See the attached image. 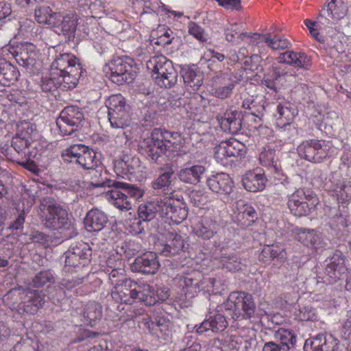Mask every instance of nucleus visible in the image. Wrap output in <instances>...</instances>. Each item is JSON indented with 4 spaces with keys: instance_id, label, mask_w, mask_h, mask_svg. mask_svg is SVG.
Here are the masks:
<instances>
[{
    "instance_id": "f257e3e1",
    "label": "nucleus",
    "mask_w": 351,
    "mask_h": 351,
    "mask_svg": "<svg viewBox=\"0 0 351 351\" xmlns=\"http://www.w3.org/2000/svg\"><path fill=\"white\" fill-rule=\"evenodd\" d=\"M90 184L93 189H103L102 193L105 199L121 211L131 210V199H138L144 195V191L141 188L134 184L110 179L106 173L103 175L97 171L92 176Z\"/></svg>"
},
{
    "instance_id": "f03ea898",
    "label": "nucleus",
    "mask_w": 351,
    "mask_h": 351,
    "mask_svg": "<svg viewBox=\"0 0 351 351\" xmlns=\"http://www.w3.org/2000/svg\"><path fill=\"white\" fill-rule=\"evenodd\" d=\"M108 108V120L111 128L117 132V138L121 143H126L129 137L125 129L131 125L130 106L121 94L112 95L106 101Z\"/></svg>"
},
{
    "instance_id": "7ed1b4c3",
    "label": "nucleus",
    "mask_w": 351,
    "mask_h": 351,
    "mask_svg": "<svg viewBox=\"0 0 351 351\" xmlns=\"http://www.w3.org/2000/svg\"><path fill=\"white\" fill-rule=\"evenodd\" d=\"M52 71H56L58 87L68 90L76 86L82 75V66L73 54L64 53L52 63Z\"/></svg>"
},
{
    "instance_id": "20e7f679",
    "label": "nucleus",
    "mask_w": 351,
    "mask_h": 351,
    "mask_svg": "<svg viewBox=\"0 0 351 351\" xmlns=\"http://www.w3.org/2000/svg\"><path fill=\"white\" fill-rule=\"evenodd\" d=\"M35 130V127L27 122L17 125L16 134L11 143L17 156H11V159L16 160L21 165L25 166L36 156V151L30 150Z\"/></svg>"
},
{
    "instance_id": "39448f33",
    "label": "nucleus",
    "mask_w": 351,
    "mask_h": 351,
    "mask_svg": "<svg viewBox=\"0 0 351 351\" xmlns=\"http://www.w3.org/2000/svg\"><path fill=\"white\" fill-rule=\"evenodd\" d=\"M38 214L46 228L57 230L66 228L69 225L67 211L51 197H45L40 200Z\"/></svg>"
},
{
    "instance_id": "423d86ee",
    "label": "nucleus",
    "mask_w": 351,
    "mask_h": 351,
    "mask_svg": "<svg viewBox=\"0 0 351 351\" xmlns=\"http://www.w3.org/2000/svg\"><path fill=\"white\" fill-rule=\"evenodd\" d=\"M147 67L152 72V77L161 88H171L178 81V74L173 63L164 56H153L147 62Z\"/></svg>"
},
{
    "instance_id": "0eeeda50",
    "label": "nucleus",
    "mask_w": 351,
    "mask_h": 351,
    "mask_svg": "<svg viewBox=\"0 0 351 351\" xmlns=\"http://www.w3.org/2000/svg\"><path fill=\"white\" fill-rule=\"evenodd\" d=\"M222 308L230 311L233 319H250L254 316L256 312L252 295L244 291L232 292Z\"/></svg>"
},
{
    "instance_id": "6e6552de",
    "label": "nucleus",
    "mask_w": 351,
    "mask_h": 351,
    "mask_svg": "<svg viewBox=\"0 0 351 351\" xmlns=\"http://www.w3.org/2000/svg\"><path fill=\"white\" fill-rule=\"evenodd\" d=\"M319 204L317 196L309 189L299 188L288 196V208L296 217L308 215Z\"/></svg>"
},
{
    "instance_id": "1a4fd4ad",
    "label": "nucleus",
    "mask_w": 351,
    "mask_h": 351,
    "mask_svg": "<svg viewBox=\"0 0 351 351\" xmlns=\"http://www.w3.org/2000/svg\"><path fill=\"white\" fill-rule=\"evenodd\" d=\"M45 297L42 291L12 289L5 295V300L14 299V304L17 302V298H19L21 302L18 305L19 308L27 314L34 315L43 308L45 302Z\"/></svg>"
},
{
    "instance_id": "9d476101",
    "label": "nucleus",
    "mask_w": 351,
    "mask_h": 351,
    "mask_svg": "<svg viewBox=\"0 0 351 351\" xmlns=\"http://www.w3.org/2000/svg\"><path fill=\"white\" fill-rule=\"evenodd\" d=\"M331 142L324 140L308 139L302 141L298 147L299 156L311 162L320 163L331 156Z\"/></svg>"
},
{
    "instance_id": "9b49d317",
    "label": "nucleus",
    "mask_w": 351,
    "mask_h": 351,
    "mask_svg": "<svg viewBox=\"0 0 351 351\" xmlns=\"http://www.w3.org/2000/svg\"><path fill=\"white\" fill-rule=\"evenodd\" d=\"M62 158L64 162L75 163L84 169H94L100 164L97 153L82 144L70 146L62 153Z\"/></svg>"
},
{
    "instance_id": "f8f14e48",
    "label": "nucleus",
    "mask_w": 351,
    "mask_h": 351,
    "mask_svg": "<svg viewBox=\"0 0 351 351\" xmlns=\"http://www.w3.org/2000/svg\"><path fill=\"white\" fill-rule=\"evenodd\" d=\"M91 256V250L86 244H81L69 249L64 254V270L67 273L77 272L86 265Z\"/></svg>"
},
{
    "instance_id": "ddd939ff",
    "label": "nucleus",
    "mask_w": 351,
    "mask_h": 351,
    "mask_svg": "<svg viewBox=\"0 0 351 351\" xmlns=\"http://www.w3.org/2000/svg\"><path fill=\"white\" fill-rule=\"evenodd\" d=\"M84 119V114L77 106H67L60 112L56 124L62 136L71 135L76 131Z\"/></svg>"
},
{
    "instance_id": "4468645a",
    "label": "nucleus",
    "mask_w": 351,
    "mask_h": 351,
    "mask_svg": "<svg viewBox=\"0 0 351 351\" xmlns=\"http://www.w3.org/2000/svg\"><path fill=\"white\" fill-rule=\"evenodd\" d=\"M244 148V145L236 139L222 141L215 147L214 157L219 163L226 166L241 157Z\"/></svg>"
},
{
    "instance_id": "2eb2a0df",
    "label": "nucleus",
    "mask_w": 351,
    "mask_h": 351,
    "mask_svg": "<svg viewBox=\"0 0 351 351\" xmlns=\"http://www.w3.org/2000/svg\"><path fill=\"white\" fill-rule=\"evenodd\" d=\"M160 129L155 128L149 136L139 141L138 149L141 154L156 162L163 154Z\"/></svg>"
},
{
    "instance_id": "dca6fc26",
    "label": "nucleus",
    "mask_w": 351,
    "mask_h": 351,
    "mask_svg": "<svg viewBox=\"0 0 351 351\" xmlns=\"http://www.w3.org/2000/svg\"><path fill=\"white\" fill-rule=\"evenodd\" d=\"M1 51L2 53L10 52L16 62L23 67L29 68L33 66L36 62L37 56L36 47L31 43L21 44L16 47H12V50L10 48L4 47Z\"/></svg>"
},
{
    "instance_id": "f3484780",
    "label": "nucleus",
    "mask_w": 351,
    "mask_h": 351,
    "mask_svg": "<svg viewBox=\"0 0 351 351\" xmlns=\"http://www.w3.org/2000/svg\"><path fill=\"white\" fill-rule=\"evenodd\" d=\"M111 81L117 84L132 83L135 77L132 66L123 59L117 58L109 63Z\"/></svg>"
},
{
    "instance_id": "a211bd4d",
    "label": "nucleus",
    "mask_w": 351,
    "mask_h": 351,
    "mask_svg": "<svg viewBox=\"0 0 351 351\" xmlns=\"http://www.w3.org/2000/svg\"><path fill=\"white\" fill-rule=\"evenodd\" d=\"M162 217L170 219L176 224L182 223L188 215V210L184 203L171 196L163 197Z\"/></svg>"
},
{
    "instance_id": "6ab92c4d",
    "label": "nucleus",
    "mask_w": 351,
    "mask_h": 351,
    "mask_svg": "<svg viewBox=\"0 0 351 351\" xmlns=\"http://www.w3.org/2000/svg\"><path fill=\"white\" fill-rule=\"evenodd\" d=\"M346 14V8L342 0H332L326 8H324L317 17V22L324 27H329Z\"/></svg>"
},
{
    "instance_id": "aec40b11",
    "label": "nucleus",
    "mask_w": 351,
    "mask_h": 351,
    "mask_svg": "<svg viewBox=\"0 0 351 351\" xmlns=\"http://www.w3.org/2000/svg\"><path fill=\"white\" fill-rule=\"evenodd\" d=\"M137 283L130 279H123L119 284L113 287L111 295L117 303L132 304L136 300Z\"/></svg>"
},
{
    "instance_id": "412c9836",
    "label": "nucleus",
    "mask_w": 351,
    "mask_h": 351,
    "mask_svg": "<svg viewBox=\"0 0 351 351\" xmlns=\"http://www.w3.org/2000/svg\"><path fill=\"white\" fill-rule=\"evenodd\" d=\"M79 19L78 15L75 12H69L64 14L58 12L53 27L69 40H71L75 36Z\"/></svg>"
},
{
    "instance_id": "4be33fe9",
    "label": "nucleus",
    "mask_w": 351,
    "mask_h": 351,
    "mask_svg": "<svg viewBox=\"0 0 351 351\" xmlns=\"http://www.w3.org/2000/svg\"><path fill=\"white\" fill-rule=\"evenodd\" d=\"M132 270L144 274H154L160 267L158 256L152 252H147L136 257L131 265Z\"/></svg>"
},
{
    "instance_id": "5701e85b",
    "label": "nucleus",
    "mask_w": 351,
    "mask_h": 351,
    "mask_svg": "<svg viewBox=\"0 0 351 351\" xmlns=\"http://www.w3.org/2000/svg\"><path fill=\"white\" fill-rule=\"evenodd\" d=\"M338 340L331 335L319 334L306 340L305 351H336Z\"/></svg>"
},
{
    "instance_id": "b1692460",
    "label": "nucleus",
    "mask_w": 351,
    "mask_h": 351,
    "mask_svg": "<svg viewBox=\"0 0 351 351\" xmlns=\"http://www.w3.org/2000/svg\"><path fill=\"white\" fill-rule=\"evenodd\" d=\"M345 268V260L340 251H336L330 258L329 263L325 268L326 276L323 278L325 284H332L340 278L338 274L343 273Z\"/></svg>"
},
{
    "instance_id": "393cba45",
    "label": "nucleus",
    "mask_w": 351,
    "mask_h": 351,
    "mask_svg": "<svg viewBox=\"0 0 351 351\" xmlns=\"http://www.w3.org/2000/svg\"><path fill=\"white\" fill-rule=\"evenodd\" d=\"M136 300L143 303L146 306L154 305L159 300H165L168 298L169 295L168 291L162 293V294L156 292L154 287L147 283H137L136 289Z\"/></svg>"
},
{
    "instance_id": "a878e982",
    "label": "nucleus",
    "mask_w": 351,
    "mask_h": 351,
    "mask_svg": "<svg viewBox=\"0 0 351 351\" xmlns=\"http://www.w3.org/2000/svg\"><path fill=\"white\" fill-rule=\"evenodd\" d=\"M177 283L180 287L186 289V291L191 293H197L201 289H204L206 282H212L210 278H202L199 272L193 271L186 275L179 276L176 278Z\"/></svg>"
},
{
    "instance_id": "bb28decb",
    "label": "nucleus",
    "mask_w": 351,
    "mask_h": 351,
    "mask_svg": "<svg viewBox=\"0 0 351 351\" xmlns=\"http://www.w3.org/2000/svg\"><path fill=\"white\" fill-rule=\"evenodd\" d=\"M279 63L287 64L295 68L308 70L311 66V59L304 52L287 51L277 58Z\"/></svg>"
},
{
    "instance_id": "cd10ccee",
    "label": "nucleus",
    "mask_w": 351,
    "mask_h": 351,
    "mask_svg": "<svg viewBox=\"0 0 351 351\" xmlns=\"http://www.w3.org/2000/svg\"><path fill=\"white\" fill-rule=\"evenodd\" d=\"M206 184L213 192L221 195L230 194L234 186L230 176L224 173L211 176L207 179Z\"/></svg>"
},
{
    "instance_id": "c85d7f7f",
    "label": "nucleus",
    "mask_w": 351,
    "mask_h": 351,
    "mask_svg": "<svg viewBox=\"0 0 351 351\" xmlns=\"http://www.w3.org/2000/svg\"><path fill=\"white\" fill-rule=\"evenodd\" d=\"M235 209L236 221L243 226H250L257 219V214L253 206L244 200H238Z\"/></svg>"
},
{
    "instance_id": "c756f323",
    "label": "nucleus",
    "mask_w": 351,
    "mask_h": 351,
    "mask_svg": "<svg viewBox=\"0 0 351 351\" xmlns=\"http://www.w3.org/2000/svg\"><path fill=\"white\" fill-rule=\"evenodd\" d=\"M160 134L163 154L169 157L179 151L182 141L180 133L160 129Z\"/></svg>"
},
{
    "instance_id": "7c9ffc66",
    "label": "nucleus",
    "mask_w": 351,
    "mask_h": 351,
    "mask_svg": "<svg viewBox=\"0 0 351 351\" xmlns=\"http://www.w3.org/2000/svg\"><path fill=\"white\" fill-rule=\"evenodd\" d=\"M163 197H158L139 206L138 217L143 221H151L156 215L162 217Z\"/></svg>"
},
{
    "instance_id": "2f4dec72",
    "label": "nucleus",
    "mask_w": 351,
    "mask_h": 351,
    "mask_svg": "<svg viewBox=\"0 0 351 351\" xmlns=\"http://www.w3.org/2000/svg\"><path fill=\"white\" fill-rule=\"evenodd\" d=\"M108 221V217L103 211L95 208L87 213L84 225L88 232H99L104 228Z\"/></svg>"
},
{
    "instance_id": "473e14b6",
    "label": "nucleus",
    "mask_w": 351,
    "mask_h": 351,
    "mask_svg": "<svg viewBox=\"0 0 351 351\" xmlns=\"http://www.w3.org/2000/svg\"><path fill=\"white\" fill-rule=\"evenodd\" d=\"M227 326L228 322L224 315L217 313L210 315L203 321L199 326H196V331L199 334H202L207 331L218 332L225 330Z\"/></svg>"
},
{
    "instance_id": "72a5a7b5",
    "label": "nucleus",
    "mask_w": 351,
    "mask_h": 351,
    "mask_svg": "<svg viewBox=\"0 0 351 351\" xmlns=\"http://www.w3.org/2000/svg\"><path fill=\"white\" fill-rule=\"evenodd\" d=\"M267 179L261 171H249L242 178V184L244 188L250 192H258L263 191L265 187Z\"/></svg>"
},
{
    "instance_id": "f704fd0d",
    "label": "nucleus",
    "mask_w": 351,
    "mask_h": 351,
    "mask_svg": "<svg viewBox=\"0 0 351 351\" xmlns=\"http://www.w3.org/2000/svg\"><path fill=\"white\" fill-rule=\"evenodd\" d=\"M184 241L180 234L176 232H169L167 236V241L160 253L165 256H175L184 252L185 249Z\"/></svg>"
},
{
    "instance_id": "c9c22d12",
    "label": "nucleus",
    "mask_w": 351,
    "mask_h": 351,
    "mask_svg": "<svg viewBox=\"0 0 351 351\" xmlns=\"http://www.w3.org/2000/svg\"><path fill=\"white\" fill-rule=\"evenodd\" d=\"M221 128L232 134H237L241 129L240 114L237 112H226L223 117H217Z\"/></svg>"
},
{
    "instance_id": "e433bc0d",
    "label": "nucleus",
    "mask_w": 351,
    "mask_h": 351,
    "mask_svg": "<svg viewBox=\"0 0 351 351\" xmlns=\"http://www.w3.org/2000/svg\"><path fill=\"white\" fill-rule=\"evenodd\" d=\"M206 172L203 165H195L182 169L178 173L180 181L186 184H197L201 180L202 176Z\"/></svg>"
},
{
    "instance_id": "4c0bfd02",
    "label": "nucleus",
    "mask_w": 351,
    "mask_h": 351,
    "mask_svg": "<svg viewBox=\"0 0 351 351\" xmlns=\"http://www.w3.org/2000/svg\"><path fill=\"white\" fill-rule=\"evenodd\" d=\"M259 160L263 166L268 167L271 171L280 174L282 171L281 162L276 150L270 147H264L259 155Z\"/></svg>"
},
{
    "instance_id": "58836bf2",
    "label": "nucleus",
    "mask_w": 351,
    "mask_h": 351,
    "mask_svg": "<svg viewBox=\"0 0 351 351\" xmlns=\"http://www.w3.org/2000/svg\"><path fill=\"white\" fill-rule=\"evenodd\" d=\"M330 191L339 202L351 200V180L342 179L334 181Z\"/></svg>"
},
{
    "instance_id": "ea45409f",
    "label": "nucleus",
    "mask_w": 351,
    "mask_h": 351,
    "mask_svg": "<svg viewBox=\"0 0 351 351\" xmlns=\"http://www.w3.org/2000/svg\"><path fill=\"white\" fill-rule=\"evenodd\" d=\"M182 77L189 91H197L203 83V74L195 66L183 70Z\"/></svg>"
},
{
    "instance_id": "a19ab883",
    "label": "nucleus",
    "mask_w": 351,
    "mask_h": 351,
    "mask_svg": "<svg viewBox=\"0 0 351 351\" xmlns=\"http://www.w3.org/2000/svg\"><path fill=\"white\" fill-rule=\"evenodd\" d=\"M20 73L14 66L0 58V85L9 86L14 82H16Z\"/></svg>"
},
{
    "instance_id": "79ce46f5",
    "label": "nucleus",
    "mask_w": 351,
    "mask_h": 351,
    "mask_svg": "<svg viewBox=\"0 0 351 351\" xmlns=\"http://www.w3.org/2000/svg\"><path fill=\"white\" fill-rule=\"evenodd\" d=\"M160 170L162 173L152 182V187L155 191H165L171 185V178L175 171L170 164L165 165Z\"/></svg>"
},
{
    "instance_id": "37998d69",
    "label": "nucleus",
    "mask_w": 351,
    "mask_h": 351,
    "mask_svg": "<svg viewBox=\"0 0 351 351\" xmlns=\"http://www.w3.org/2000/svg\"><path fill=\"white\" fill-rule=\"evenodd\" d=\"M219 225L215 221L205 218L195 226L193 232L199 237L210 239L217 233Z\"/></svg>"
},
{
    "instance_id": "c03bdc74",
    "label": "nucleus",
    "mask_w": 351,
    "mask_h": 351,
    "mask_svg": "<svg viewBox=\"0 0 351 351\" xmlns=\"http://www.w3.org/2000/svg\"><path fill=\"white\" fill-rule=\"evenodd\" d=\"M102 316L101 306L95 302H88L83 309V322L86 324L93 326Z\"/></svg>"
},
{
    "instance_id": "a18cd8bd",
    "label": "nucleus",
    "mask_w": 351,
    "mask_h": 351,
    "mask_svg": "<svg viewBox=\"0 0 351 351\" xmlns=\"http://www.w3.org/2000/svg\"><path fill=\"white\" fill-rule=\"evenodd\" d=\"M222 267L230 271H237L241 269L242 263L237 255L233 252H221L217 257Z\"/></svg>"
},
{
    "instance_id": "49530a36",
    "label": "nucleus",
    "mask_w": 351,
    "mask_h": 351,
    "mask_svg": "<svg viewBox=\"0 0 351 351\" xmlns=\"http://www.w3.org/2000/svg\"><path fill=\"white\" fill-rule=\"evenodd\" d=\"M254 342L255 339L253 336L238 335L231 337L229 346L236 351H248Z\"/></svg>"
},
{
    "instance_id": "de8ad7c7",
    "label": "nucleus",
    "mask_w": 351,
    "mask_h": 351,
    "mask_svg": "<svg viewBox=\"0 0 351 351\" xmlns=\"http://www.w3.org/2000/svg\"><path fill=\"white\" fill-rule=\"evenodd\" d=\"M58 12H53L49 6H40L35 10V19L38 23L53 26Z\"/></svg>"
},
{
    "instance_id": "09e8293b",
    "label": "nucleus",
    "mask_w": 351,
    "mask_h": 351,
    "mask_svg": "<svg viewBox=\"0 0 351 351\" xmlns=\"http://www.w3.org/2000/svg\"><path fill=\"white\" fill-rule=\"evenodd\" d=\"M264 37L265 43L273 50H283L291 46V43L286 38L271 34H266Z\"/></svg>"
},
{
    "instance_id": "8fccbe9b",
    "label": "nucleus",
    "mask_w": 351,
    "mask_h": 351,
    "mask_svg": "<svg viewBox=\"0 0 351 351\" xmlns=\"http://www.w3.org/2000/svg\"><path fill=\"white\" fill-rule=\"evenodd\" d=\"M276 112L278 115V119H284L287 123L285 125H289L295 116L298 114V110L289 103H280L276 107Z\"/></svg>"
},
{
    "instance_id": "3c124183",
    "label": "nucleus",
    "mask_w": 351,
    "mask_h": 351,
    "mask_svg": "<svg viewBox=\"0 0 351 351\" xmlns=\"http://www.w3.org/2000/svg\"><path fill=\"white\" fill-rule=\"evenodd\" d=\"M83 282V278H63L60 282V288L56 290L58 298L57 302H59L60 300L64 299L65 296V292L64 289L71 291L73 288L80 285Z\"/></svg>"
},
{
    "instance_id": "603ef678",
    "label": "nucleus",
    "mask_w": 351,
    "mask_h": 351,
    "mask_svg": "<svg viewBox=\"0 0 351 351\" xmlns=\"http://www.w3.org/2000/svg\"><path fill=\"white\" fill-rule=\"evenodd\" d=\"M294 315L300 321H312L315 319V311L310 305H299L294 312Z\"/></svg>"
},
{
    "instance_id": "864d4df0",
    "label": "nucleus",
    "mask_w": 351,
    "mask_h": 351,
    "mask_svg": "<svg viewBox=\"0 0 351 351\" xmlns=\"http://www.w3.org/2000/svg\"><path fill=\"white\" fill-rule=\"evenodd\" d=\"M317 236L313 230L301 229L298 233V240L307 247L314 246Z\"/></svg>"
},
{
    "instance_id": "5fc2aeb1",
    "label": "nucleus",
    "mask_w": 351,
    "mask_h": 351,
    "mask_svg": "<svg viewBox=\"0 0 351 351\" xmlns=\"http://www.w3.org/2000/svg\"><path fill=\"white\" fill-rule=\"evenodd\" d=\"M189 198L196 207L204 206L208 202V195L203 190H193L189 193Z\"/></svg>"
},
{
    "instance_id": "6e6d98bb",
    "label": "nucleus",
    "mask_w": 351,
    "mask_h": 351,
    "mask_svg": "<svg viewBox=\"0 0 351 351\" xmlns=\"http://www.w3.org/2000/svg\"><path fill=\"white\" fill-rule=\"evenodd\" d=\"M280 346H285L289 351L291 347H293L296 342V337L293 332L289 330L278 331Z\"/></svg>"
},
{
    "instance_id": "4d7b16f0",
    "label": "nucleus",
    "mask_w": 351,
    "mask_h": 351,
    "mask_svg": "<svg viewBox=\"0 0 351 351\" xmlns=\"http://www.w3.org/2000/svg\"><path fill=\"white\" fill-rule=\"evenodd\" d=\"M53 274L50 270L41 271L34 278L32 282L34 287H41L47 282H53Z\"/></svg>"
},
{
    "instance_id": "13d9d810",
    "label": "nucleus",
    "mask_w": 351,
    "mask_h": 351,
    "mask_svg": "<svg viewBox=\"0 0 351 351\" xmlns=\"http://www.w3.org/2000/svg\"><path fill=\"white\" fill-rule=\"evenodd\" d=\"M188 32L200 42H206L208 40V34L204 29L195 22L191 21L188 25Z\"/></svg>"
},
{
    "instance_id": "bf43d9fd",
    "label": "nucleus",
    "mask_w": 351,
    "mask_h": 351,
    "mask_svg": "<svg viewBox=\"0 0 351 351\" xmlns=\"http://www.w3.org/2000/svg\"><path fill=\"white\" fill-rule=\"evenodd\" d=\"M236 82L230 83L228 85L219 86L214 90L213 95L219 99H224L231 96L232 90L235 87Z\"/></svg>"
},
{
    "instance_id": "052dcab7",
    "label": "nucleus",
    "mask_w": 351,
    "mask_h": 351,
    "mask_svg": "<svg viewBox=\"0 0 351 351\" xmlns=\"http://www.w3.org/2000/svg\"><path fill=\"white\" fill-rule=\"evenodd\" d=\"M282 73L279 67H274L272 75H267L264 77L265 86L273 90L277 88L276 81L279 80L281 77Z\"/></svg>"
},
{
    "instance_id": "680f3d73",
    "label": "nucleus",
    "mask_w": 351,
    "mask_h": 351,
    "mask_svg": "<svg viewBox=\"0 0 351 351\" xmlns=\"http://www.w3.org/2000/svg\"><path fill=\"white\" fill-rule=\"evenodd\" d=\"M51 77L46 78L42 81L41 88L45 92L52 91L54 88H59L58 87L57 80L56 79V74L55 71L51 70Z\"/></svg>"
},
{
    "instance_id": "e2e57ef3",
    "label": "nucleus",
    "mask_w": 351,
    "mask_h": 351,
    "mask_svg": "<svg viewBox=\"0 0 351 351\" xmlns=\"http://www.w3.org/2000/svg\"><path fill=\"white\" fill-rule=\"evenodd\" d=\"M284 249L277 245H267L263 248L262 255L265 258L269 256L271 258H275L280 257Z\"/></svg>"
},
{
    "instance_id": "0e129e2a",
    "label": "nucleus",
    "mask_w": 351,
    "mask_h": 351,
    "mask_svg": "<svg viewBox=\"0 0 351 351\" xmlns=\"http://www.w3.org/2000/svg\"><path fill=\"white\" fill-rule=\"evenodd\" d=\"M242 107L244 109L250 110L251 112H250L252 115L254 116V121L257 122L261 121L260 114H261V111L264 110L263 106H261V110H256V111L253 110L254 108L256 107L254 100L251 99H245L243 101Z\"/></svg>"
},
{
    "instance_id": "69168bd1",
    "label": "nucleus",
    "mask_w": 351,
    "mask_h": 351,
    "mask_svg": "<svg viewBox=\"0 0 351 351\" xmlns=\"http://www.w3.org/2000/svg\"><path fill=\"white\" fill-rule=\"evenodd\" d=\"M124 269L122 268L113 269L109 274V280L114 286L119 284L123 279H128L124 276Z\"/></svg>"
},
{
    "instance_id": "338daca9",
    "label": "nucleus",
    "mask_w": 351,
    "mask_h": 351,
    "mask_svg": "<svg viewBox=\"0 0 351 351\" xmlns=\"http://www.w3.org/2000/svg\"><path fill=\"white\" fill-rule=\"evenodd\" d=\"M182 342L186 345V347L179 351H201V345L193 340L191 336H186L182 339Z\"/></svg>"
},
{
    "instance_id": "774afa93",
    "label": "nucleus",
    "mask_w": 351,
    "mask_h": 351,
    "mask_svg": "<svg viewBox=\"0 0 351 351\" xmlns=\"http://www.w3.org/2000/svg\"><path fill=\"white\" fill-rule=\"evenodd\" d=\"M151 324L152 330H156V332H157V330L162 332L163 330H165L169 328V322L162 317H155L153 319H152Z\"/></svg>"
}]
</instances>
